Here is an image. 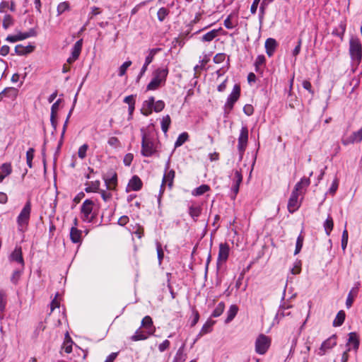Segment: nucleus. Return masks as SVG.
Instances as JSON below:
<instances>
[{"instance_id":"7ed1b4c3","label":"nucleus","mask_w":362,"mask_h":362,"mask_svg":"<svg viewBox=\"0 0 362 362\" xmlns=\"http://www.w3.org/2000/svg\"><path fill=\"white\" fill-rule=\"evenodd\" d=\"M349 52L351 60L358 65L362 59V44L358 38L351 37Z\"/></svg>"},{"instance_id":"a211bd4d","label":"nucleus","mask_w":362,"mask_h":362,"mask_svg":"<svg viewBox=\"0 0 362 362\" xmlns=\"http://www.w3.org/2000/svg\"><path fill=\"white\" fill-rule=\"evenodd\" d=\"M35 47L33 45H28L24 46L23 45H17L15 47V52L20 56L26 55L33 52L35 49Z\"/></svg>"},{"instance_id":"4be33fe9","label":"nucleus","mask_w":362,"mask_h":362,"mask_svg":"<svg viewBox=\"0 0 362 362\" xmlns=\"http://www.w3.org/2000/svg\"><path fill=\"white\" fill-rule=\"evenodd\" d=\"M358 285L359 283L357 284L356 286L352 288L347 296L346 300V306L347 308H350L352 306L354 299L358 295Z\"/></svg>"},{"instance_id":"4468645a","label":"nucleus","mask_w":362,"mask_h":362,"mask_svg":"<svg viewBox=\"0 0 362 362\" xmlns=\"http://www.w3.org/2000/svg\"><path fill=\"white\" fill-rule=\"evenodd\" d=\"M9 260L20 264L21 267H25V262L23 257L22 248L21 246H16L9 257Z\"/></svg>"},{"instance_id":"e433bc0d","label":"nucleus","mask_w":362,"mask_h":362,"mask_svg":"<svg viewBox=\"0 0 362 362\" xmlns=\"http://www.w3.org/2000/svg\"><path fill=\"white\" fill-rule=\"evenodd\" d=\"M170 123L171 119L168 115L163 117L161 121V129L164 133H166L168 132Z\"/></svg>"},{"instance_id":"f704fd0d","label":"nucleus","mask_w":362,"mask_h":362,"mask_svg":"<svg viewBox=\"0 0 362 362\" xmlns=\"http://www.w3.org/2000/svg\"><path fill=\"white\" fill-rule=\"evenodd\" d=\"M189 139V134L187 132H182V134H180L175 143V147H179V146H181L183 144H185Z\"/></svg>"},{"instance_id":"6ab92c4d","label":"nucleus","mask_w":362,"mask_h":362,"mask_svg":"<svg viewBox=\"0 0 362 362\" xmlns=\"http://www.w3.org/2000/svg\"><path fill=\"white\" fill-rule=\"evenodd\" d=\"M12 170V165L10 163H4L0 166V183L5 177L11 174Z\"/></svg>"},{"instance_id":"de8ad7c7","label":"nucleus","mask_w":362,"mask_h":362,"mask_svg":"<svg viewBox=\"0 0 362 362\" xmlns=\"http://www.w3.org/2000/svg\"><path fill=\"white\" fill-rule=\"evenodd\" d=\"M88 148V146L86 144L81 146L78 151V156L81 159H83L86 157V151Z\"/></svg>"},{"instance_id":"ddd939ff","label":"nucleus","mask_w":362,"mask_h":362,"mask_svg":"<svg viewBox=\"0 0 362 362\" xmlns=\"http://www.w3.org/2000/svg\"><path fill=\"white\" fill-rule=\"evenodd\" d=\"M230 247L227 243H221L219 245L218 255L217 263L225 262L228 258Z\"/></svg>"},{"instance_id":"1a4fd4ad","label":"nucleus","mask_w":362,"mask_h":362,"mask_svg":"<svg viewBox=\"0 0 362 362\" xmlns=\"http://www.w3.org/2000/svg\"><path fill=\"white\" fill-rule=\"evenodd\" d=\"M160 50H161L160 48H153V49H149L148 54L146 57L144 64L143 65V66L140 71V73L138 76L139 79L143 76V75L145 74V72L147 70L148 66L153 62L155 55L158 52H159Z\"/></svg>"},{"instance_id":"9d476101","label":"nucleus","mask_w":362,"mask_h":362,"mask_svg":"<svg viewBox=\"0 0 362 362\" xmlns=\"http://www.w3.org/2000/svg\"><path fill=\"white\" fill-rule=\"evenodd\" d=\"M175 176V172L174 170H170L165 173L160 186V193H163L165 185L168 186L169 189L172 188Z\"/></svg>"},{"instance_id":"3c124183","label":"nucleus","mask_w":362,"mask_h":362,"mask_svg":"<svg viewBox=\"0 0 362 362\" xmlns=\"http://www.w3.org/2000/svg\"><path fill=\"white\" fill-rule=\"evenodd\" d=\"M13 23V18L11 15H6L3 20V27L4 29H7L9 26Z\"/></svg>"},{"instance_id":"f03ea898","label":"nucleus","mask_w":362,"mask_h":362,"mask_svg":"<svg viewBox=\"0 0 362 362\" xmlns=\"http://www.w3.org/2000/svg\"><path fill=\"white\" fill-rule=\"evenodd\" d=\"M168 75V69L167 68H158L153 73V78L150 83L147 85V90H157L162 84L166 81Z\"/></svg>"},{"instance_id":"4d7b16f0","label":"nucleus","mask_w":362,"mask_h":362,"mask_svg":"<svg viewBox=\"0 0 362 362\" xmlns=\"http://www.w3.org/2000/svg\"><path fill=\"white\" fill-rule=\"evenodd\" d=\"M165 107V103L160 100H158L155 103V105L153 106V110L156 112H159L160 111H162Z\"/></svg>"},{"instance_id":"5701e85b","label":"nucleus","mask_w":362,"mask_h":362,"mask_svg":"<svg viewBox=\"0 0 362 362\" xmlns=\"http://www.w3.org/2000/svg\"><path fill=\"white\" fill-rule=\"evenodd\" d=\"M7 304V294L6 292L0 288V320L4 317L3 313L6 309Z\"/></svg>"},{"instance_id":"412c9836","label":"nucleus","mask_w":362,"mask_h":362,"mask_svg":"<svg viewBox=\"0 0 362 362\" xmlns=\"http://www.w3.org/2000/svg\"><path fill=\"white\" fill-rule=\"evenodd\" d=\"M70 239L73 243H81L82 231L76 227H71L70 230Z\"/></svg>"},{"instance_id":"473e14b6","label":"nucleus","mask_w":362,"mask_h":362,"mask_svg":"<svg viewBox=\"0 0 362 362\" xmlns=\"http://www.w3.org/2000/svg\"><path fill=\"white\" fill-rule=\"evenodd\" d=\"M23 270H24V268L21 267L19 269H16V270L13 271V272L11 276V281L13 284H17V283L18 282V281L23 272Z\"/></svg>"},{"instance_id":"864d4df0","label":"nucleus","mask_w":362,"mask_h":362,"mask_svg":"<svg viewBox=\"0 0 362 362\" xmlns=\"http://www.w3.org/2000/svg\"><path fill=\"white\" fill-rule=\"evenodd\" d=\"M265 61H266V59L264 55L257 56V57L255 60V63L256 71H258L260 66L264 64Z\"/></svg>"},{"instance_id":"0e129e2a","label":"nucleus","mask_w":362,"mask_h":362,"mask_svg":"<svg viewBox=\"0 0 362 362\" xmlns=\"http://www.w3.org/2000/svg\"><path fill=\"white\" fill-rule=\"evenodd\" d=\"M243 112L245 115H247V116H250L253 114L254 112V107L252 105L250 104H246L244 107H243Z\"/></svg>"},{"instance_id":"58836bf2","label":"nucleus","mask_w":362,"mask_h":362,"mask_svg":"<svg viewBox=\"0 0 362 362\" xmlns=\"http://www.w3.org/2000/svg\"><path fill=\"white\" fill-rule=\"evenodd\" d=\"M1 94L6 97L15 98L18 94V89L15 88H6L2 92Z\"/></svg>"},{"instance_id":"e2e57ef3","label":"nucleus","mask_w":362,"mask_h":362,"mask_svg":"<svg viewBox=\"0 0 362 362\" xmlns=\"http://www.w3.org/2000/svg\"><path fill=\"white\" fill-rule=\"evenodd\" d=\"M170 342L169 340L168 339H165L164 340L161 344H159L158 346V350L160 351V352H163L165 351V350L168 349L169 347H170Z\"/></svg>"},{"instance_id":"c9c22d12","label":"nucleus","mask_w":362,"mask_h":362,"mask_svg":"<svg viewBox=\"0 0 362 362\" xmlns=\"http://www.w3.org/2000/svg\"><path fill=\"white\" fill-rule=\"evenodd\" d=\"M225 309V303L223 302H220L216 308L214 309L211 314V317H218L223 313Z\"/></svg>"},{"instance_id":"7c9ffc66","label":"nucleus","mask_w":362,"mask_h":362,"mask_svg":"<svg viewBox=\"0 0 362 362\" xmlns=\"http://www.w3.org/2000/svg\"><path fill=\"white\" fill-rule=\"evenodd\" d=\"M214 324L213 321H207L202 327L198 337H202L203 335L209 333L212 331V327Z\"/></svg>"},{"instance_id":"f3484780","label":"nucleus","mask_w":362,"mask_h":362,"mask_svg":"<svg viewBox=\"0 0 362 362\" xmlns=\"http://www.w3.org/2000/svg\"><path fill=\"white\" fill-rule=\"evenodd\" d=\"M264 46L267 54L272 57L278 46V43L275 39L269 37L266 40Z\"/></svg>"},{"instance_id":"69168bd1","label":"nucleus","mask_w":362,"mask_h":362,"mask_svg":"<svg viewBox=\"0 0 362 362\" xmlns=\"http://www.w3.org/2000/svg\"><path fill=\"white\" fill-rule=\"evenodd\" d=\"M134 156L132 153H127L124 156L123 162L126 166H129L133 160Z\"/></svg>"},{"instance_id":"9b49d317","label":"nucleus","mask_w":362,"mask_h":362,"mask_svg":"<svg viewBox=\"0 0 362 362\" xmlns=\"http://www.w3.org/2000/svg\"><path fill=\"white\" fill-rule=\"evenodd\" d=\"M310 179L303 177L295 185L292 192L296 193L298 195H303L305 194L306 189L310 185Z\"/></svg>"},{"instance_id":"aec40b11","label":"nucleus","mask_w":362,"mask_h":362,"mask_svg":"<svg viewBox=\"0 0 362 362\" xmlns=\"http://www.w3.org/2000/svg\"><path fill=\"white\" fill-rule=\"evenodd\" d=\"M142 181L137 175H134L128 183V187L133 191L140 190L142 188Z\"/></svg>"},{"instance_id":"b1692460","label":"nucleus","mask_w":362,"mask_h":362,"mask_svg":"<svg viewBox=\"0 0 362 362\" xmlns=\"http://www.w3.org/2000/svg\"><path fill=\"white\" fill-rule=\"evenodd\" d=\"M150 335L151 334H148L147 332L142 331L139 328L135 332L134 334L130 337V339L132 341L146 340Z\"/></svg>"},{"instance_id":"79ce46f5","label":"nucleus","mask_w":362,"mask_h":362,"mask_svg":"<svg viewBox=\"0 0 362 362\" xmlns=\"http://www.w3.org/2000/svg\"><path fill=\"white\" fill-rule=\"evenodd\" d=\"M304 241V236L301 234L298 235L296 240V249L294 251V255H297L300 252L302 249Z\"/></svg>"},{"instance_id":"f8f14e48","label":"nucleus","mask_w":362,"mask_h":362,"mask_svg":"<svg viewBox=\"0 0 362 362\" xmlns=\"http://www.w3.org/2000/svg\"><path fill=\"white\" fill-rule=\"evenodd\" d=\"M299 196L300 195H298L296 193L291 192L287 205L288 211L291 214L296 211L300 206L301 202L298 201Z\"/></svg>"},{"instance_id":"6e6552de","label":"nucleus","mask_w":362,"mask_h":362,"mask_svg":"<svg viewBox=\"0 0 362 362\" xmlns=\"http://www.w3.org/2000/svg\"><path fill=\"white\" fill-rule=\"evenodd\" d=\"M248 141V129L247 127H243L240 129L238 137V149L240 153V158L242 159L244 152L247 146Z\"/></svg>"},{"instance_id":"a18cd8bd","label":"nucleus","mask_w":362,"mask_h":362,"mask_svg":"<svg viewBox=\"0 0 362 362\" xmlns=\"http://www.w3.org/2000/svg\"><path fill=\"white\" fill-rule=\"evenodd\" d=\"M133 233L137 236L138 238H141L144 234V227L139 224H136L133 228Z\"/></svg>"},{"instance_id":"603ef678","label":"nucleus","mask_w":362,"mask_h":362,"mask_svg":"<svg viewBox=\"0 0 362 362\" xmlns=\"http://www.w3.org/2000/svg\"><path fill=\"white\" fill-rule=\"evenodd\" d=\"M243 182V175L241 170H235L234 172V184L240 185Z\"/></svg>"},{"instance_id":"423d86ee","label":"nucleus","mask_w":362,"mask_h":362,"mask_svg":"<svg viewBox=\"0 0 362 362\" xmlns=\"http://www.w3.org/2000/svg\"><path fill=\"white\" fill-rule=\"evenodd\" d=\"M272 343V339L269 337L260 334L255 341V351L258 354L263 355L267 353Z\"/></svg>"},{"instance_id":"4c0bfd02","label":"nucleus","mask_w":362,"mask_h":362,"mask_svg":"<svg viewBox=\"0 0 362 362\" xmlns=\"http://www.w3.org/2000/svg\"><path fill=\"white\" fill-rule=\"evenodd\" d=\"M210 190V187L208 185H202L194 189L193 194L196 196H201Z\"/></svg>"},{"instance_id":"0eeeda50","label":"nucleus","mask_w":362,"mask_h":362,"mask_svg":"<svg viewBox=\"0 0 362 362\" xmlns=\"http://www.w3.org/2000/svg\"><path fill=\"white\" fill-rule=\"evenodd\" d=\"M240 95V86L235 84L233 89L228 98L227 102L225 104V112L229 113L233 108L235 103L238 101Z\"/></svg>"},{"instance_id":"680f3d73","label":"nucleus","mask_w":362,"mask_h":362,"mask_svg":"<svg viewBox=\"0 0 362 362\" xmlns=\"http://www.w3.org/2000/svg\"><path fill=\"white\" fill-rule=\"evenodd\" d=\"M107 143L110 146H113L115 148H117L120 146L119 140L115 136H112L109 138Z\"/></svg>"},{"instance_id":"f257e3e1","label":"nucleus","mask_w":362,"mask_h":362,"mask_svg":"<svg viewBox=\"0 0 362 362\" xmlns=\"http://www.w3.org/2000/svg\"><path fill=\"white\" fill-rule=\"evenodd\" d=\"M141 153L144 157H151L157 152L158 145L151 132L144 128L141 129Z\"/></svg>"},{"instance_id":"a19ab883","label":"nucleus","mask_w":362,"mask_h":362,"mask_svg":"<svg viewBox=\"0 0 362 362\" xmlns=\"http://www.w3.org/2000/svg\"><path fill=\"white\" fill-rule=\"evenodd\" d=\"M170 11L165 7L160 8L157 12V17L159 21L163 22Z\"/></svg>"},{"instance_id":"c756f323","label":"nucleus","mask_w":362,"mask_h":362,"mask_svg":"<svg viewBox=\"0 0 362 362\" xmlns=\"http://www.w3.org/2000/svg\"><path fill=\"white\" fill-rule=\"evenodd\" d=\"M345 317H346L345 312L344 310H339L337 313V316L333 321V326L334 327L341 326L344 323V322L345 320Z\"/></svg>"},{"instance_id":"49530a36","label":"nucleus","mask_w":362,"mask_h":362,"mask_svg":"<svg viewBox=\"0 0 362 362\" xmlns=\"http://www.w3.org/2000/svg\"><path fill=\"white\" fill-rule=\"evenodd\" d=\"M132 65V62L131 61H127L125 62L124 63H123L119 69V76H123L125 74H126V71H127V69Z\"/></svg>"},{"instance_id":"37998d69","label":"nucleus","mask_w":362,"mask_h":362,"mask_svg":"<svg viewBox=\"0 0 362 362\" xmlns=\"http://www.w3.org/2000/svg\"><path fill=\"white\" fill-rule=\"evenodd\" d=\"M35 150L33 148H29L26 152V163L30 168L33 167L32 161L34 158Z\"/></svg>"},{"instance_id":"20e7f679","label":"nucleus","mask_w":362,"mask_h":362,"mask_svg":"<svg viewBox=\"0 0 362 362\" xmlns=\"http://www.w3.org/2000/svg\"><path fill=\"white\" fill-rule=\"evenodd\" d=\"M94 202L91 199H86L81 207V218L88 223L92 222L96 217L93 212Z\"/></svg>"},{"instance_id":"2f4dec72","label":"nucleus","mask_w":362,"mask_h":362,"mask_svg":"<svg viewBox=\"0 0 362 362\" xmlns=\"http://www.w3.org/2000/svg\"><path fill=\"white\" fill-rule=\"evenodd\" d=\"M105 184L107 185V188L108 189H110V190L115 189L117 186V174L114 173V175L110 178L105 179Z\"/></svg>"},{"instance_id":"bb28decb","label":"nucleus","mask_w":362,"mask_h":362,"mask_svg":"<svg viewBox=\"0 0 362 362\" xmlns=\"http://www.w3.org/2000/svg\"><path fill=\"white\" fill-rule=\"evenodd\" d=\"M221 30V28H220L219 29L211 30V31L204 34L202 37L201 40L202 42H211L218 35V33Z\"/></svg>"},{"instance_id":"bf43d9fd","label":"nucleus","mask_w":362,"mask_h":362,"mask_svg":"<svg viewBox=\"0 0 362 362\" xmlns=\"http://www.w3.org/2000/svg\"><path fill=\"white\" fill-rule=\"evenodd\" d=\"M72 343L73 341L70 338L64 342L63 348L66 354H70L72 351Z\"/></svg>"},{"instance_id":"c85d7f7f","label":"nucleus","mask_w":362,"mask_h":362,"mask_svg":"<svg viewBox=\"0 0 362 362\" xmlns=\"http://www.w3.org/2000/svg\"><path fill=\"white\" fill-rule=\"evenodd\" d=\"M83 40H78L74 45L71 51V56L76 59L78 58L82 49Z\"/></svg>"},{"instance_id":"338daca9","label":"nucleus","mask_w":362,"mask_h":362,"mask_svg":"<svg viewBox=\"0 0 362 362\" xmlns=\"http://www.w3.org/2000/svg\"><path fill=\"white\" fill-rule=\"evenodd\" d=\"M302 86H303V88L308 90V92L310 93H311L312 95H314V90H313L312 85L309 81L304 80L302 83Z\"/></svg>"},{"instance_id":"393cba45","label":"nucleus","mask_w":362,"mask_h":362,"mask_svg":"<svg viewBox=\"0 0 362 362\" xmlns=\"http://www.w3.org/2000/svg\"><path fill=\"white\" fill-rule=\"evenodd\" d=\"M202 211V208L200 206L192 205L189 207V214L194 221H197Z\"/></svg>"},{"instance_id":"13d9d810","label":"nucleus","mask_w":362,"mask_h":362,"mask_svg":"<svg viewBox=\"0 0 362 362\" xmlns=\"http://www.w3.org/2000/svg\"><path fill=\"white\" fill-rule=\"evenodd\" d=\"M225 59H226V54L218 53L214 57L213 61L215 64H221L224 62Z\"/></svg>"},{"instance_id":"c03bdc74","label":"nucleus","mask_w":362,"mask_h":362,"mask_svg":"<svg viewBox=\"0 0 362 362\" xmlns=\"http://www.w3.org/2000/svg\"><path fill=\"white\" fill-rule=\"evenodd\" d=\"M69 9V3L68 1L61 2L57 6V13L58 15H61L64 11H68Z\"/></svg>"},{"instance_id":"cd10ccee","label":"nucleus","mask_w":362,"mask_h":362,"mask_svg":"<svg viewBox=\"0 0 362 362\" xmlns=\"http://www.w3.org/2000/svg\"><path fill=\"white\" fill-rule=\"evenodd\" d=\"M238 310V307L236 305H231L227 311V317L225 320V322L229 323L231 322L236 316Z\"/></svg>"},{"instance_id":"a878e982","label":"nucleus","mask_w":362,"mask_h":362,"mask_svg":"<svg viewBox=\"0 0 362 362\" xmlns=\"http://www.w3.org/2000/svg\"><path fill=\"white\" fill-rule=\"evenodd\" d=\"M359 337L356 332H350L347 345H352L354 350L357 351L359 347Z\"/></svg>"},{"instance_id":"8fccbe9b","label":"nucleus","mask_w":362,"mask_h":362,"mask_svg":"<svg viewBox=\"0 0 362 362\" xmlns=\"http://www.w3.org/2000/svg\"><path fill=\"white\" fill-rule=\"evenodd\" d=\"M339 27H340V30H339V29H334L332 31V35L338 36L341 38V40H342L344 34L345 33L346 25L344 24H340Z\"/></svg>"},{"instance_id":"72a5a7b5","label":"nucleus","mask_w":362,"mask_h":362,"mask_svg":"<svg viewBox=\"0 0 362 362\" xmlns=\"http://www.w3.org/2000/svg\"><path fill=\"white\" fill-rule=\"evenodd\" d=\"M324 228L325 233L327 235H329L334 228L333 218L329 216L324 223Z\"/></svg>"},{"instance_id":"774afa93","label":"nucleus","mask_w":362,"mask_h":362,"mask_svg":"<svg viewBox=\"0 0 362 362\" xmlns=\"http://www.w3.org/2000/svg\"><path fill=\"white\" fill-rule=\"evenodd\" d=\"M302 42H303L302 38L300 37L298 40L297 45L293 50V55L294 57H296L297 55L299 54V53L300 52V49H301Z\"/></svg>"},{"instance_id":"ea45409f","label":"nucleus","mask_w":362,"mask_h":362,"mask_svg":"<svg viewBox=\"0 0 362 362\" xmlns=\"http://www.w3.org/2000/svg\"><path fill=\"white\" fill-rule=\"evenodd\" d=\"M36 31L34 29H30L28 32L18 33V37L20 38V40H23L30 37L36 36Z\"/></svg>"},{"instance_id":"09e8293b","label":"nucleus","mask_w":362,"mask_h":362,"mask_svg":"<svg viewBox=\"0 0 362 362\" xmlns=\"http://www.w3.org/2000/svg\"><path fill=\"white\" fill-rule=\"evenodd\" d=\"M351 139L352 142H360L362 140V127L358 131L354 132Z\"/></svg>"},{"instance_id":"052dcab7","label":"nucleus","mask_w":362,"mask_h":362,"mask_svg":"<svg viewBox=\"0 0 362 362\" xmlns=\"http://www.w3.org/2000/svg\"><path fill=\"white\" fill-rule=\"evenodd\" d=\"M232 16L233 15L230 14L223 22L224 26L228 29H232L236 25L235 24H233L231 21Z\"/></svg>"},{"instance_id":"6e6d98bb","label":"nucleus","mask_w":362,"mask_h":362,"mask_svg":"<svg viewBox=\"0 0 362 362\" xmlns=\"http://www.w3.org/2000/svg\"><path fill=\"white\" fill-rule=\"evenodd\" d=\"M156 250H157V255H158V259L159 264H161L163 257H164V252L162 248V245L160 243H158L156 245Z\"/></svg>"},{"instance_id":"39448f33","label":"nucleus","mask_w":362,"mask_h":362,"mask_svg":"<svg viewBox=\"0 0 362 362\" xmlns=\"http://www.w3.org/2000/svg\"><path fill=\"white\" fill-rule=\"evenodd\" d=\"M31 213V202L28 200L22 209L21 213L17 217V223L20 230H22L23 228H26Z\"/></svg>"},{"instance_id":"5fc2aeb1","label":"nucleus","mask_w":362,"mask_h":362,"mask_svg":"<svg viewBox=\"0 0 362 362\" xmlns=\"http://www.w3.org/2000/svg\"><path fill=\"white\" fill-rule=\"evenodd\" d=\"M99 187H100V182L95 181V182L91 183V186L86 187L85 189V191L86 192H96L99 189Z\"/></svg>"},{"instance_id":"dca6fc26","label":"nucleus","mask_w":362,"mask_h":362,"mask_svg":"<svg viewBox=\"0 0 362 362\" xmlns=\"http://www.w3.org/2000/svg\"><path fill=\"white\" fill-rule=\"evenodd\" d=\"M141 327L146 329L148 334L153 335L156 332L152 318L149 315L145 316L141 320Z\"/></svg>"},{"instance_id":"2eb2a0df","label":"nucleus","mask_w":362,"mask_h":362,"mask_svg":"<svg viewBox=\"0 0 362 362\" xmlns=\"http://www.w3.org/2000/svg\"><path fill=\"white\" fill-rule=\"evenodd\" d=\"M337 344V337L336 335H332L327 340H325L320 348V352L319 354L323 355L326 352L327 350L332 349Z\"/></svg>"}]
</instances>
